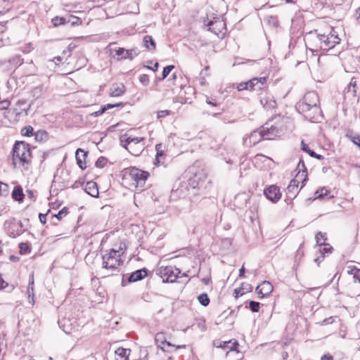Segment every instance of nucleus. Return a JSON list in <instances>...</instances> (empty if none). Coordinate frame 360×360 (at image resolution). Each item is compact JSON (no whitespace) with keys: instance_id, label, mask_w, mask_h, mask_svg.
<instances>
[{"instance_id":"1","label":"nucleus","mask_w":360,"mask_h":360,"mask_svg":"<svg viewBox=\"0 0 360 360\" xmlns=\"http://www.w3.org/2000/svg\"><path fill=\"white\" fill-rule=\"evenodd\" d=\"M32 159L30 145L25 141H16L13 148V165L17 167V162L22 165H28Z\"/></svg>"},{"instance_id":"2","label":"nucleus","mask_w":360,"mask_h":360,"mask_svg":"<svg viewBox=\"0 0 360 360\" xmlns=\"http://www.w3.org/2000/svg\"><path fill=\"white\" fill-rule=\"evenodd\" d=\"M149 176L148 172L143 171L136 167L125 169L123 174V179L128 181L130 186L143 189V186Z\"/></svg>"},{"instance_id":"3","label":"nucleus","mask_w":360,"mask_h":360,"mask_svg":"<svg viewBox=\"0 0 360 360\" xmlns=\"http://www.w3.org/2000/svg\"><path fill=\"white\" fill-rule=\"evenodd\" d=\"M120 141L122 146L134 156L139 155L144 148L143 138L132 136L126 134L120 136Z\"/></svg>"},{"instance_id":"4","label":"nucleus","mask_w":360,"mask_h":360,"mask_svg":"<svg viewBox=\"0 0 360 360\" xmlns=\"http://www.w3.org/2000/svg\"><path fill=\"white\" fill-rule=\"evenodd\" d=\"M102 267L108 271H111V274L116 271L122 264L123 261L121 260V255L119 250L110 249V251L102 257Z\"/></svg>"},{"instance_id":"5","label":"nucleus","mask_w":360,"mask_h":360,"mask_svg":"<svg viewBox=\"0 0 360 360\" xmlns=\"http://www.w3.org/2000/svg\"><path fill=\"white\" fill-rule=\"evenodd\" d=\"M307 179V175L305 172L297 174L295 177L292 179L286 188V193L288 198H295L299 191L304 186Z\"/></svg>"},{"instance_id":"6","label":"nucleus","mask_w":360,"mask_h":360,"mask_svg":"<svg viewBox=\"0 0 360 360\" xmlns=\"http://www.w3.org/2000/svg\"><path fill=\"white\" fill-rule=\"evenodd\" d=\"M319 37L321 44V50L323 51H328L340 42L338 34L333 27L330 28V31L328 34L319 32Z\"/></svg>"},{"instance_id":"7","label":"nucleus","mask_w":360,"mask_h":360,"mask_svg":"<svg viewBox=\"0 0 360 360\" xmlns=\"http://www.w3.org/2000/svg\"><path fill=\"white\" fill-rule=\"evenodd\" d=\"M301 106L302 108H300V109L297 110L300 113L302 114L307 120L311 122H319L321 121L322 115L319 105L307 107L303 104Z\"/></svg>"},{"instance_id":"8","label":"nucleus","mask_w":360,"mask_h":360,"mask_svg":"<svg viewBox=\"0 0 360 360\" xmlns=\"http://www.w3.org/2000/svg\"><path fill=\"white\" fill-rule=\"evenodd\" d=\"M181 273L180 270L172 266H160L158 270V274L163 279L164 282H174Z\"/></svg>"},{"instance_id":"9","label":"nucleus","mask_w":360,"mask_h":360,"mask_svg":"<svg viewBox=\"0 0 360 360\" xmlns=\"http://www.w3.org/2000/svg\"><path fill=\"white\" fill-rule=\"evenodd\" d=\"M204 25L207 27V30L214 34L219 36L220 34H224L223 31L226 30V23L219 17H214L212 20H204Z\"/></svg>"},{"instance_id":"10","label":"nucleus","mask_w":360,"mask_h":360,"mask_svg":"<svg viewBox=\"0 0 360 360\" xmlns=\"http://www.w3.org/2000/svg\"><path fill=\"white\" fill-rule=\"evenodd\" d=\"M306 46L312 51L321 50V38L318 30H314L307 32L304 35Z\"/></svg>"},{"instance_id":"11","label":"nucleus","mask_w":360,"mask_h":360,"mask_svg":"<svg viewBox=\"0 0 360 360\" xmlns=\"http://www.w3.org/2000/svg\"><path fill=\"white\" fill-rule=\"evenodd\" d=\"M261 129L266 140H273L279 136L281 133V129L278 125H273L269 122L262 126Z\"/></svg>"},{"instance_id":"12","label":"nucleus","mask_w":360,"mask_h":360,"mask_svg":"<svg viewBox=\"0 0 360 360\" xmlns=\"http://www.w3.org/2000/svg\"><path fill=\"white\" fill-rule=\"evenodd\" d=\"M307 105V107L319 105V98L318 94L315 91H309L305 94L302 101L296 104V109H300L302 105Z\"/></svg>"},{"instance_id":"13","label":"nucleus","mask_w":360,"mask_h":360,"mask_svg":"<svg viewBox=\"0 0 360 360\" xmlns=\"http://www.w3.org/2000/svg\"><path fill=\"white\" fill-rule=\"evenodd\" d=\"M195 168L192 169V174L188 180V184L192 188H195L200 185L202 184L206 179V174L202 169L194 171Z\"/></svg>"},{"instance_id":"14","label":"nucleus","mask_w":360,"mask_h":360,"mask_svg":"<svg viewBox=\"0 0 360 360\" xmlns=\"http://www.w3.org/2000/svg\"><path fill=\"white\" fill-rule=\"evenodd\" d=\"M260 103L267 111H273L277 108L276 101L270 93H265L260 97Z\"/></svg>"},{"instance_id":"15","label":"nucleus","mask_w":360,"mask_h":360,"mask_svg":"<svg viewBox=\"0 0 360 360\" xmlns=\"http://www.w3.org/2000/svg\"><path fill=\"white\" fill-rule=\"evenodd\" d=\"M115 56H117L118 60L129 59L132 60L134 57L139 54V51L136 49H131L126 50L124 48H119L115 50Z\"/></svg>"},{"instance_id":"16","label":"nucleus","mask_w":360,"mask_h":360,"mask_svg":"<svg viewBox=\"0 0 360 360\" xmlns=\"http://www.w3.org/2000/svg\"><path fill=\"white\" fill-rule=\"evenodd\" d=\"M268 77H255L250 79L249 82V91H259L263 89L266 86Z\"/></svg>"},{"instance_id":"17","label":"nucleus","mask_w":360,"mask_h":360,"mask_svg":"<svg viewBox=\"0 0 360 360\" xmlns=\"http://www.w3.org/2000/svg\"><path fill=\"white\" fill-rule=\"evenodd\" d=\"M263 139H264V138L260 127L259 129L254 130L248 138L245 139L244 142L246 146H251L256 145Z\"/></svg>"},{"instance_id":"18","label":"nucleus","mask_w":360,"mask_h":360,"mask_svg":"<svg viewBox=\"0 0 360 360\" xmlns=\"http://www.w3.org/2000/svg\"><path fill=\"white\" fill-rule=\"evenodd\" d=\"M264 195L272 202H277L281 196L279 188L275 185H271L264 190Z\"/></svg>"},{"instance_id":"19","label":"nucleus","mask_w":360,"mask_h":360,"mask_svg":"<svg viewBox=\"0 0 360 360\" xmlns=\"http://www.w3.org/2000/svg\"><path fill=\"white\" fill-rule=\"evenodd\" d=\"M260 297H264L269 295L273 290V286L269 281H264L255 289Z\"/></svg>"},{"instance_id":"20","label":"nucleus","mask_w":360,"mask_h":360,"mask_svg":"<svg viewBox=\"0 0 360 360\" xmlns=\"http://www.w3.org/2000/svg\"><path fill=\"white\" fill-rule=\"evenodd\" d=\"M146 276L147 271L145 269H139L129 275V276L128 277V281L129 283H133L138 281H141L143 278H144Z\"/></svg>"},{"instance_id":"21","label":"nucleus","mask_w":360,"mask_h":360,"mask_svg":"<svg viewBox=\"0 0 360 360\" xmlns=\"http://www.w3.org/2000/svg\"><path fill=\"white\" fill-rule=\"evenodd\" d=\"M76 160H77V164L78 166L82 169H84L86 167V163L84 162V160L86 157L87 156V152H85L81 148H78L76 150Z\"/></svg>"},{"instance_id":"22","label":"nucleus","mask_w":360,"mask_h":360,"mask_svg":"<svg viewBox=\"0 0 360 360\" xmlns=\"http://www.w3.org/2000/svg\"><path fill=\"white\" fill-rule=\"evenodd\" d=\"M84 191L92 197L98 196V186L94 181H88L84 186Z\"/></svg>"},{"instance_id":"23","label":"nucleus","mask_w":360,"mask_h":360,"mask_svg":"<svg viewBox=\"0 0 360 360\" xmlns=\"http://www.w3.org/2000/svg\"><path fill=\"white\" fill-rule=\"evenodd\" d=\"M218 318L220 319V321L226 319L229 321L230 325H233L235 319L234 309H231L229 308L227 310L224 311Z\"/></svg>"},{"instance_id":"24","label":"nucleus","mask_w":360,"mask_h":360,"mask_svg":"<svg viewBox=\"0 0 360 360\" xmlns=\"http://www.w3.org/2000/svg\"><path fill=\"white\" fill-rule=\"evenodd\" d=\"M125 91V87L123 84H114L111 89L110 95L111 96H120L124 94Z\"/></svg>"},{"instance_id":"25","label":"nucleus","mask_w":360,"mask_h":360,"mask_svg":"<svg viewBox=\"0 0 360 360\" xmlns=\"http://www.w3.org/2000/svg\"><path fill=\"white\" fill-rule=\"evenodd\" d=\"M122 103H115V104H106V105H103L100 110L96 111V112H94L91 114V116H94V117H98V116H100L102 114H103L107 110H109V109H111L114 107H117V106H120L122 105Z\"/></svg>"},{"instance_id":"26","label":"nucleus","mask_w":360,"mask_h":360,"mask_svg":"<svg viewBox=\"0 0 360 360\" xmlns=\"http://www.w3.org/2000/svg\"><path fill=\"white\" fill-rule=\"evenodd\" d=\"M143 46L148 51H154L155 49V42L150 35H146L143 39Z\"/></svg>"},{"instance_id":"27","label":"nucleus","mask_w":360,"mask_h":360,"mask_svg":"<svg viewBox=\"0 0 360 360\" xmlns=\"http://www.w3.org/2000/svg\"><path fill=\"white\" fill-rule=\"evenodd\" d=\"M24 194L22 192V189L20 186H15L13 191L12 192V198L16 200L21 202L24 198Z\"/></svg>"},{"instance_id":"28","label":"nucleus","mask_w":360,"mask_h":360,"mask_svg":"<svg viewBox=\"0 0 360 360\" xmlns=\"http://www.w3.org/2000/svg\"><path fill=\"white\" fill-rule=\"evenodd\" d=\"M164 146L162 143H158L155 146V150L157 151L155 157V164H160L162 162V158L164 155Z\"/></svg>"},{"instance_id":"29","label":"nucleus","mask_w":360,"mask_h":360,"mask_svg":"<svg viewBox=\"0 0 360 360\" xmlns=\"http://www.w3.org/2000/svg\"><path fill=\"white\" fill-rule=\"evenodd\" d=\"M34 139L39 142L44 141L48 139V133L44 130L37 131L34 134Z\"/></svg>"},{"instance_id":"30","label":"nucleus","mask_w":360,"mask_h":360,"mask_svg":"<svg viewBox=\"0 0 360 360\" xmlns=\"http://www.w3.org/2000/svg\"><path fill=\"white\" fill-rule=\"evenodd\" d=\"M238 346V343L236 340H229L224 342L222 347L229 349L230 351L236 350V347Z\"/></svg>"},{"instance_id":"31","label":"nucleus","mask_w":360,"mask_h":360,"mask_svg":"<svg viewBox=\"0 0 360 360\" xmlns=\"http://www.w3.org/2000/svg\"><path fill=\"white\" fill-rule=\"evenodd\" d=\"M52 22L53 23L55 27L65 25L68 23V16L65 17H55L52 19Z\"/></svg>"},{"instance_id":"32","label":"nucleus","mask_w":360,"mask_h":360,"mask_svg":"<svg viewBox=\"0 0 360 360\" xmlns=\"http://www.w3.org/2000/svg\"><path fill=\"white\" fill-rule=\"evenodd\" d=\"M326 234L325 233H322V232H319L316 236H315V239H316V243L319 246H321L323 245H326L325 244V240H326Z\"/></svg>"},{"instance_id":"33","label":"nucleus","mask_w":360,"mask_h":360,"mask_svg":"<svg viewBox=\"0 0 360 360\" xmlns=\"http://www.w3.org/2000/svg\"><path fill=\"white\" fill-rule=\"evenodd\" d=\"M346 137L349 138L355 145L360 147V136L355 134L354 135L352 132H347L346 134Z\"/></svg>"},{"instance_id":"34","label":"nucleus","mask_w":360,"mask_h":360,"mask_svg":"<svg viewBox=\"0 0 360 360\" xmlns=\"http://www.w3.org/2000/svg\"><path fill=\"white\" fill-rule=\"evenodd\" d=\"M198 302H200V304L204 307L207 306L210 303V298L206 293L200 294L198 297Z\"/></svg>"},{"instance_id":"35","label":"nucleus","mask_w":360,"mask_h":360,"mask_svg":"<svg viewBox=\"0 0 360 360\" xmlns=\"http://www.w3.org/2000/svg\"><path fill=\"white\" fill-rule=\"evenodd\" d=\"M19 249L20 254H27L31 252V248L27 243H21L19 244Z\"/></svg>"},{"instance_id":"36","label":"nucleus","mask_w":360,"mask_h":360,"mask_svg":"<svg viewBox=\"0 0 360 360\" xmlns=\"http://www.w3.org/2000/svg\"><path fill=\"white\" fill-rule=\"evenodd\" d=\"M328 195V190L322 188L314 193V198H323Z\"/></svg>"},{"instance_id":"37","label":"nucleus","mask_w":360,"mask_h":360,"mask_svg":"<svg viewBox=\"0 0 360 360\" xmlns=\"http://www.w3.org/2000/svg\"><path fill=\"white\" fill-rule=\"evenodd\" d=\"M22 136H31L33 135V127L31 126H25L21 129Z\"/></svg>"},{"instance_id":"38","label":"nucleus","mask_w":360,"mask_h":360,"mask_svg":"<svg viewBox=\"0 0 360 360\" xmlns=\"http://www.w3.org/2000/svg\"><path fill=\"white\" fill-rule=\"evenodd\" d=\"M70 22L72 25H79L82 23V20L79 18L70 15H68V23Z\"/></svg>"},{"instance_id":"39","label":"nucleus","mask_w":360,"mask_h":360,"mask_svg":"<svg viewBox=\"0 0 360 360\" xmlns=\"http://www.w3.org/2000/svg\"><path fill=\"white\" fill-rule=\"evenodd\" d=\"M174 68V66L172 65L165 67L162 71V77L160 78V79L162 80L165 79Z\"/></svg>"},{"instance_id":"40","label":"nucleus","mask_w":360,"mask_h":360,"mask_svg":"<svg viewBox=\"0 0 360 360\" xmlns=\"http://www.w3.org/2000/svg\"><path fill=\"white\" fill-rule=\"evenodd\" d=\"M259 302L255 301H250L249 302V307L253 312H258L259 311Z\"/></svg>"},{"instance_id":"41","label":"nucleus","mask_w":360,"mask_h":360,"mask_svg":"<svg viewBox=\"0 0 360 360\" xmlns=\"http://www.w3.org/2000/svg\"><path fill=\"white\" fill-rule=\"evenodd\" d=\"M356 79L355 77H352L350 80V82L348 85V91H352L354 94H356Z\"/></svg>"},{"instance_id":"42","label":"nucleus","mask_w":360,"mask_h":360,"mask_svg":"<svg viewBox=\"0 0 360 360\" xmlns=\"http://www.w3.org/2000/svg\"><path fill=\"white\" fill-rule=\"evenodd\" d=\"M139 81L144 86H148L150 82L148 75L146 74L141 75L139 76Z\"/></svg>"},{"instance_id":"43","label":"nucleus","mask_w":360,"mask_h":360,"mask_svg":"<svg viewBox=\"0 0 360 360\" xmlns=\"http://www.w3.org/2000/svg\"><path fill=\"white\" fill-rule=\"evenodd\" d=\"M106 162H107V160L106 158H103V157H100L98 158V160H96V166L97 167H100V168H102L103 167L105 164H106Z\"/></svg>"},{"instance_id":"44","label":"nucleus","mask_w":360,"mask_h":360,"mask_svg":"<svg viewBox=\"0 0 360 360\" xmlns=\"http://www.w3.org/2000/svg\"><path fill=\"white\" fill-rule=\"evenodd\" d=\"M238 91L249 90V82H240L236 86Z\"/></svg>"},{"instance_id":"45","label":"nucleus","mask_w":360,"mask_h":360,"mask_svg":"<svg viewBox=\"0 0 360 360\" xmlns=\"http://www.w3.org/2000/svg\"><path fill=\"white\" fill-rule=\"evenodd\" d=\"M297 169H298V172L297 174H300L302 173V172H305V174H307V168L304 165V163L303 162V160H300V162L297 165Z\"/></svg>"},{"instance_id":"46","label":"nucleus","mask_w":360,"mask_h":360,"mask_svg":"<svg viewBox=\"0 0 360 360\" xmlns=\"http://www.w3.org/2000/svg\"><path fill=\"white\" fill-rule=\"evenodd\" d=\"M240 288L242 290H245V293L246 292H251L252 290V288L251 286V285H250L249 283H242L241 286L240 287Z\"/></svg>"},{"instance_id":"47","label":"nucleus","mask_w":360,"mask_h":360,"mask_svg":"<svg viewBox=\"0 0 360 360\" xmlns=\"http://www.w3.org/2000/svg\"><path fill=\"white\" fill-rule=\"evenodd\" d=\"M324 245L325 247L323 249L320 250L321 254L323 255L324 253H330L332 252L333 248L330 246L328 244H326Z\"/></svg>"},{"instance_id":"48","label":"nucleus","mask_w":360,"mask_h":360,"mask_svg":"<svg viewBox=\"0 0 360 360\" xmlns=\"http://www.w3.org/2000/svg\"><path fill=\"white\" fill-rule=\"evenodd\" d=\"M170 113H171V112L168 110H160L158 112V117L162 118V117H165L170 115Z\"/></svg>"},{"instance_id":"49","label":"nucleus","mask_w":360,"mask_h":360,"mask_svg":"<svg viewBox=\"0 0 360 360\" xmlns=\"http://www.w3.org/2000/svg\"><path fill=\"white\" fill-rule=\"evenodd\" d=\"M302 146V150L307 153L310 155L311 152H314L312 150H311L308 145L304 142V141H302L301 142Z\"/></svg>"},{"instance_id":"50","label":"nucleus","mask_w":360,"mask_h":360,"mask_svg":"<svg viewBox=\"0 0 360 360\" xmlns=\"http://www.w3.org/2000/svg\"><path fill=\"white\" fill-rule=\"evenodd\" d=\"M33 285H34V278H32V281H30V282H29L28 288H27L29 297H30L31 295H33V290H34Z\"/></svg>"},{"instance_id":"51","label":"nucleus","mask_w":360,"mask_h":360,"mask_svg":"<svg viewBox=\"0 0 360 360\" xmlns=\"http://www.w3.org/2000/svg\"><path fill=\"white\" fill-rule=\"evenodd\" d=\"M234 294H235V297L238 298V297L243 295L244 294H245V291L242 290L240 288H238L234 290Z\"/></svg>"},{"instance_id":"52","label":"nucleus","mask_w":360,"mask_h":360,"mask_svg":"<svg viewBox=\"0 0 360 360\" xmlns=\"http://www.w3.org/2000/svg\"><path fill=\"white\" fill-rule=\"evenodd\" d=\"M67 214L66 208H63L61 210H60L57 214L55 215L56 218L58 219H61L64 215Z\"/></svg>"},{"instance_id":"53","label":"nucleus","mask_w":360,"mask_h":360,"mask_svg":"<svg viewBox=\"0 0 360 360\" xmlns=\"http://www.w3.org/2000/svg\"><path fill=\"white\" fill-rule=\"evenodd\" d=\"M1 191L3 193V195L6 196L8 193V186L6 184L2 183L1 184Z\"/></svg>"},{"instance_id":"54","label":"nucleus","mask_w":360,"mask_h":360,"mask_svg":"<svg viewBox=\"0 0 360 360\" xmlns=\"http://www.w3.org/2000/svg\"><path fill=\"white\" fill-rule=\"evenodd\" d=\"M162 344L164 346L167 345V347H175L176 349L181 348V347H185V345L175 347L174 345H172V344H171L170 342H167L166 340H165L164 342H162Z\"/></svg>"},{"instance_id":"55","label":"nucleus","mask_w":360,"mask_h":360,"mask_svg":"<svg viewBox=\"0 0 360 360\" xmlns=\"http://www.w3.org/2000/svg\"><path fill=\"white\" fill-rule=\"evenodd\" d=\"M46 214L40 213L39 214V221L42 224H44L46 223Z\"/></svg>"},{"instance_id":"56","label":"nucleus","mask_w":360,"mask_h":360,"mask_svg":"<svg viewBox=\"0 0 360 360\" xmlns=\"http://www.w3.org/2000/svg\"><path fill=\"white\" fill-rule=\"evenodd\" d=\"M333 321V317H329L328 319H325L324 320H323L321 325H327L329 323H332Z\"/></svg>"},{"instance_id":"57","label":"nucleus","mask_w":360,"mask_h":360,"mask_svg":"<svg viewBox=\"0 0 360 360\" xmlns=\"http://www.w3.org/2000/svg\"><path fill=\"white\" fill-rule=\"evenodd\" d=\"M310 156L312 157V158H316L318 160L323 159V156H322L321 155L316 154L315 152H311L310 153Z\"/></svg>"},{"instance_id":"58","label":"nucleus","mask_w":360,"mask_h":360,"mask_svg":"<svg viewBox=\"0 0 360 360\" xmlns=\"http://www.w3.org/2000/svg\"><path fill=\"white\" fill-rule=\"evenodd\" d=\"M321 360H333V356H331L330 354H324L321 359Z\"/></svg>"},{"instance_id":"59","label":"nucleus","mask_w":360,"mask_h":360,"mask_svg":"<svg viewBox=\"0 0 360 360\" xmlns=\"http://www.w3.org/2000/svg\"><path fill=\"white\" fill-rule=\"evenodd\" d=\"M158 66H159L158 63L155 62L153 67H150V66H146V67L148 68V69L152 70L154 72H156L158 70Z\"/></svg>"},{"instance_id":"60","label":"nucleus","mask_w":360,"mask_h":360,"mask_svg":"<svg viewBox=\"0 0 360 360\" xmlns=\"http://www.w3.org/2000/svg\"><path fill=\"white\" fill-rule=\"evenodd\" d=\"M239 277L244 278L245 277V267L243 266L239 270Z\"/></svg>"},{"instance_id":"61","label":"nucleus","mask_w":360,"mask_h":360,"mask_svg":"<svg viewBox=\"0 0 360 360\" xmlns=\"http://www.w3.org/2000/svg\"><path fill=\"white\" fill-rule=\"evenodd\" d=\"M7 283L0 277V289L6 288L7 286Z\"/></svg>"},{"instance_id":"62","label":"nucleus","mask_w":360,"mask_h":360,"mask_svg":"<svg viewBox=\"0 0 360 360\" xmlns=\"http://www.w3.org/2000/svg\"><path fill=\"white\" fill-rule=\"evenodd\" d=\"M354 278L359 281L360 283V271L359 270L356 271V273L354 275Z\"/></svg>"},{"instance_id":"63","label":"nucleus","mask_w":360,"mask_h":360,"mask_svg":"<svg viewBox=\"0 0 360 360\" xmlns=\"http://www.w3.org/2000/svg\"><path fill=\"white\" fill-rule=\"evenodd\" d=\"M206 103L209 105H211L212 106H217V103L216 102H212V101L209 100V99H207L206 100Z\"/></svg>"},{"instance_id":"64","label":"nucleus","mask_w":360,"mask_h":360,"mask_svg":"<svg viewBox=\"0 0 360 360\" xmlns=\"http://www.w3.org/2000/svg\"><path fill=\"white\" fill-rule=\"evenodd\" d=\"M356 19L360 22V7L356 10Z\"/></svg>"}]
</instances>
